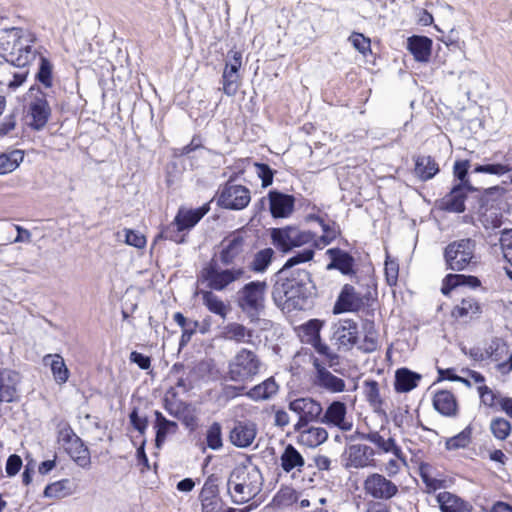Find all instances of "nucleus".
<instances>
[{"label":"nucleus","instance_id":"nucleus-1","mask_svg":"<svg viewBox=\"0 0 512 512\" xmlns=\"http://www.w3.org/2000/svg\"><path fill=\"white\" fill-rule=\"evenodd\" d=\"M36 38L34 34L22 27H10L0 30V57L6 62L26 67L38 55L34 47Z\"/></svg>","mask_w":512,"mask_h":512},{"label":"nucleus","instance_id":"nucleus-2","mask_svg":"<svg viewBox=\"0 0 512 512\" xmlns=\"http://www.w3.org/2000/svg\"><path fill=\"white\" fill-rule=\"evenodd\" d=\"M262 486V473L249 459L238 464L231 471L227 481V491L236 504L246 503L253 499L260 493Z\"/></svg>","mask_w":512,"mask_h":512},{"label":"nucleus","instance_id":"nucleus-3","mask_svg":"<svg viewBox=\"0 0 512 512\" xmlns=\"http://www.w3.org/2000/svg\"><path fill=\"white\" fill-rule=\"evenodd\" d=\"M262 361L252 350L241 348L230 359L227 367V378L235 383L251 382L260 372Z\"/></svg>","mask_w":512,"mask_h":512},{"label":"nucleus","instance_id":"nucleus-4","mask_svg":"<svg viewBox=\"0 0 512 512\" xmlns=\"http://www.w3.org/2000/svg\"><path fill=\"white\" fill-rule=\"evenodd\" d=\"M297 278H286L282 282L276 283L273 290V299L278 306L286 308L297 307L301 305L304 290L303 287L310 279L306 270H295Z\"/></svg>","mask_w":512,"mask_h":512},{"label":"nucleus","instance_id":"nucleus-5","mask_svg":"<svg viewBox=\"0 0 512 512\" xmlns=\"http://www.w3.org/2000/svg\"><path fill=\"white\" fill-rule=\"evenodd\" d=\"M476 243L470 238H464L449 243L443 252L446 268L452 271H463L477 263Z\"/></svg>","mask_w":512,"mask_h":512},{"label":"nucleus","instance_id":"nucleus-6","mask_svg":"<svg viewBox=\"0 0 512 512\" xmlns=\"http://www.w3.org/2000/svg\"><path fill=\"white\" fill-rule=\"evenodd\" d=\"M314 237L315 235L312 232L301 230L296 226L273 228L271 230L273 244L283 252L306 245L312 242Z\"/></svg>","mask_w":512,"mask_h":512},{"label":"nucleus","instance_id":"nucleus-7","mask_svg":"<svg viewBox=\"0 0 512 512\" xmlns=\"http://www.w3.org/2000/svg\"><path fill=\"white\" fill-rule=\"evenodd\" d=\"M246 271L242 267L221 269L213 264L203 268L201 277L207 282L210 289L223 291L231 284L245 277Z\"/></svg>","mask_w":512,"mask_h":512},{"label":"nucleus","instance_id":"nucleus-8","mask_svg":"<svg viewBox=\"0 0 512 512\" xmlns=\"http://www.w3.org/2000/svg\"><path fill=\"white\" fill-rule=\"evenodd\" d=\"M266 282L253 281L246 284L239 292L238 304L250 317L259 314L264 308Z\"/></svg>","mask_w":512,"mask_h":512},{"label":"nucleus","instance_id":"nucleus-9","mask_svg":"<svg viewBox=\"0 0 512 512\" xmlns=\"http://www.w3.org/2000/svg\"><path fill=\"white\" fill-rule=\"evenodd\" d=\"M481 360L495 364L496 370L507 374L512 370V353L503 339L495 338L484 348Z\"/></svg>","mask_w":512,"mask_h":512},{"label":"nucleus","instance_id":"nucleus-10","mask_svg":"<svg viewBox=\"0 0 512 512\" xmlns=\"http://www.w3.org/2000/svg\"><path fill=\"white\" fill-rule=\"evenodd\" d=\"M250 200L249 189L233 182H227L220 190L218 196V204L231 210H241L245 208Z\"/></svg>","mask_w":512,"mask_h":512},{"label":"nucleus","instance_id":"nucleus-11","mask_svg":"<svg viewBox=\"0 0 512 512\" xmlns=\"http://www.w3.org/2000/svg\"><path fill=\"white\" fill-rule=\"evenodd\" d=\"M366 495L380 500H389L397 495L398 486L380 473H372L363 482Z\"/></svg>","mask_w":512,"mask_h":512},{"label":"nucleus","instance_id":"nucleus-12","mask_svg":"<svg viewBox=\"0 0 512 512\" xmlns=\"http://www.w3.org/2000/svg\"><path fill=\"white\" fill-rule=\"evenodd\" d=\"M480 407L491 412H504L508 417L512 415V398L500 391L485 385L478 387Z\"/></svg>","mask_w":512,"mask_h":512},{"label":"nucleus","instance_id":"nucleus-13","mask_svg":"<svg viewBox=\"0 0 512 512\" xmlns=\"http://www.w3.org/2000/svg\"><path fill=\"white\" fill-rule=\"evenodd\" d=\"M338 350L349 351L358 341V325L351 319H341L333 326L331 338Z\"/></svg>","mask_w":512,"mask_h":512},{"label":"nucleus","instance_id":"nucleus-14","mask_svg":"<svg viewBox=\"0 0 512 512\" xmlns=\"http://www.w3.org/2000/svg\"><path fill=\"white\" fill-rule=\"evenodd\" d=\"M289 409L299 416L295 430H300L322 414V406L312 398H297L289 403Z\"/></svg>","mask_w":512,"mask_h":512},{"label":"nucleus","instance_id":"nucleus-15","mask_svg":"<svg viewBox=\"0 0 512 512\" xmlns=\"http://www.w3.org/2000/svg\"><path fill=\"white\" fill-rule=\"evenodd\" d=\"M376 452L367 445L363 444H353L350 445L344 454V466L346 468H366V467H374L375 466V456Z\"/></svg>","mask_w":512,"mask_h":512},{"label":"nucleus","instance_id":"nucleus-16","mask_svg":"<svg viewBox=\"0 0 512 512\" xmlns=\"http://www.w3.org/2000/svg\"><path fill=\"white\" fill-rule=\"evenodd\" d=\"M231 59L226 63L223 71V91L228 96L236 94L239 87V74L238 71L242 65V54L238 51H231Z\"/></svg>","mask_w":512,"mask_h":512},{"label":"nucleus","instance_id":"nucleus-17","mask_svg":"<svg viewBox=\"0 0 512 512\" xmlns=\"http://www.w3.org/2000/svg\"><path fill=\"white\" fill-rule=\"evenodd\" d=\"M482 305L473 295L462 297L452 308L451 317L455 320L467 323L480 317Z\"/></svg>","mask_w":512,"mask_h":512},{"label":"nucleus","instance_id":"nucleus-18","mask_svg":"<svg viewBox=\"0 0 512 512\" xmlns=\"http://www.w3.org/2000/svg\"><path fill=\"white\" fill-rule=\"evenodd\" d=\"M51 114L50 106L42 92H37V96L29 103L28 116L31 118L30 125L36 130L42 129Z\"/></svg>","mask_w":512,"mask_h":512},{"label":"nucleus","instance_id":"nucleus-19","mask_svg":"<svg viewBox=\"0 0 512 512\" xmlns=\"http://www.w3.org/2000/svg\"><path fill=\"white\" fill-rule=\"evenodd\" d=\"M321 422L345 432L350 431L353 427L352 421L347 418L346 405L340 401H334L328 406Z\"/></svg>","mask_w":512,"mask_h":512},{"label":"nucleus","instance_id":"nucleus-20","mask_svg":"<svg viewBox=\"0 0 512 512\" xmlns=\"http://www.w3.org/2000/svg\"><path fill=\"white\" fill-rule=\"evenodd\" d=\"M363 306V299L352 285L343 286L338 299L333 307L334 314L343 312H355Z\"/></svg>","mask_w":512,"mask_h":512},{"label":"nucleus","instance_id":"nucleus-21","mask_svg":"<svg viewBox=\"0 0 512 512\" xmlns=\"http://www.w3.org/2000/svg\"><path fill=\"white\" fill-rule=\"evenodd\" d=\"M222 249L219 258L223 264L229 265L237 260L244 251L245 238L239 233H233L221 243Z\"/></svg>","mask_w":512,"mask_h":512},{"label":"nucleus","instance_id":"nucleus-22","mask_svg":"<svg viewBox=\"0 0 512 512\" xmlns=\"http://www.w3.org/2000/svg\"><path fill=\"white\" fill-rule=\"evenodd\" d=\"M257 435V426L250 421L236 422L229 434L230 442L240 448L249 447Z\"/></svg>","mask_w":512,"mask_h":512},{"label":"nucleus","instance_id":"nucleus-23","mask_svg":"<svg viewBox=\"0 0 512 512\" xmlns=\"http://www.w3.org/2000/svg\"><path fill=\"white\" fill-rule=\"evenodd\" d=\"M269 209L274 218H288L294 210L293 196L272 190L268 193Z\"/></svg>","mask_w":512,"mask_h":512},{"label":"nucleus","instance_id":"nucleus-24","mask_svg":"<svg viewBox=\"0 0 512 512\" xmlns=\"http://www.w3.org/2000/svg\"><path fill=\"white\" fill-rule=\"evenodd\" d=\"M313 366L316 369V385L332 393H338L345 390V382L323 367L317 358L313 360Z\"/></svg>","mask_w":512,"mask_h":512},{"label":"nucleus","instance_id":"nucleus-25","mask_svg":"<svg viewBox=\"0 0 512 512\" xmlns=\"http://www.w3.org/2000/svg\"><path fill=\"white\" fill-rule=\"evenodd\" d=\"M207 211L208 209L205 207L195 210L180 208L171 226H175L178 231L191 229L200 221Z\"/></svg>","mask_w":512,"mask_h":512},{"label":"nucleus","instance_id":"nucleus-26","mask_svg":"<svg viewBox=\"0 0 512 512\" xmlns=\"http://www.w3.org/2000/svg\"><path fill=\"white\" fill-rule=\"evenodd\" d=\"M442 512H471L472 506L457 495L444 491L436 496Z\"/></svg>","mask_w":512,"mask_h":512},{"label":"nucleus","instance_id":"nucleus-27","mask_svg":"<svg viewBox=\"0 0 512 512\" xmlns=\"http://www.w3.org/2000/svg\"><path fill=\"white\" fill-rule=\"evenodd\" d=\"M326 254L331 259L327 269H337L346 275L354 273V258L347 252L338 248H332L328 249Z\"/></svg>","mask_w":512,"mask_h":512},{"label":"nucleus","instance_id":"nucleus-28","mask_svg":"<svg viewBox=\"0 0 512 512\" xmlns=\"http://www.w3.org/2000/svg\"><path fill=\"white\" fill-rule=\"evenodd\" d=\"M280 466L286 473L301 472L305 466V459L293 445L288 444L280 455Z\"/></svg>","mask_w":512,"mask_h":512},{"label":"nucleus","instance_id":"nucleus-29","mask_svg":"<svg viewBox=\"0 0 512 512\" xmlns=\"http://www.w3.org/2000/svg\"><path fill=\"white\" fill-rule=\"evenodd\" d=\"M407 48L416 61L428 62L431 55L432 40L425 36H412L407 40Z\"/></svg>","mask_w":512,"mask_h":512},{"label":"nucleus","instance_id":"nucleus-30","mask_svg":"<svg viewBox=\"0 0 512 512\" xmlns=\"http://www.w3.org/2000/svg\"><path fill=\"white\" fill-rule=\"evenodd\" d=\"M298 440L307 447H317L324 443L328 438V432L320 426H306L300 430Z\"/></svg>","mask_w":512,"mask_h":512},{"label":"nucleus","instance_id":"nucleus-31","mask_svg":"<svg viewBox=\"0 0 512 512\" xmlns=\"http://www.w3.org/2000/svg\"><path fill=\"white\" fill-rule=\"evenodd\" d=\"M66 451L69 453L71 458L80 466L87 467L90 464V453L89 450L84 446L83 442L79 437L73 435L68 438Z\"/></svg>","mask_w":512,"mask_h":512},{"label":"nucleus","instance_id":"nucleus-32","mask_svg":"<svg viewBox=\"0 0 512 512\" xmlns=\"http://www.w3.org/2000/svg\"><path fill=\"white\" fill-rule=\"evenodd\" d=\"M18 382V373L10 370L0 371V402L13 400Z\"/></svg>","mask_w":512,"mask_h":512},{"label":"nucleus","instance_id":"nucleus-33","mask_svg":"<svg viewBox=\"0 0 512 512\" xmlns=\"http://www.w3.org/2000/svg\"><path fill=\"white\" fill-rule=\"evenodd\" d=\"M363 337L358 338L357 347L364 353H372L378 349L379 339L378 332L373 322L366 321L363 323Z\"/></svg>","mask_w":512,"mask_h":512},{"label":"nucleus","instance_id":"nucleus-34","mask_svg":"<svg viewBox=\"0 0 512 512\" xmlns=\"http://www.w3.org/2000/svg\"><path fill=\"white\" fill-rule=\"evenodd\" d=\"M421 375L407 368H400L395 373V390L406 393L417 387Z\"/></svg>","mask_w":512,"mask_h":512},{"label":"nucleus","instance_id":"nucleus-35","mask_svg":"<svg viewBox=\"0 0 512 512\" xmlns=\"http://www.w3.org/2000/svg\"><path fill=\"white\" fill-rule=\"evenodd\" d=\"M221 337L226 340L235 341L236 343L252 342L253 331L239 323H229L223 327Z\"/></svg>","mask_w":512,"mask_h":512},{"label":"nucleus","instance_id":"nucleus-36","mask_svg":"<svg viewBox=\"0 0 512 512\" xmlns=\"http://www.w3.org/2000/svg\"><path fill=\"white\" fill-rule=\"evenodd\" d=\"M278 390V384L276 383L274 378L270 377L264 380L262 383L251 388L246 393V396L254 401H264L276 395Z\"/></svg>","mask_w":512,"mask_h":512},{"label":"nucleus","instance_id":"nucleus-37","mask_svg":"<svg viewBox=\"0 0 512 512\" xmlns=\"http://www.w3.org/2000/svg\"><path fill=\"white\" fill-rule=\"evenodd\" d=\"M433 406L444 416H453L457 411V402L454 395L446 390L435 393L433 397Z\"/></svg>","mask_w":512,"mask_h":512},{"label":"nucleus","instance_id":"nucleus-38","mask_svg":"<svg viewBox=\"0 0 512 512\" xmlns=\"http://www.w3.org/2000/svg\"><path fill=\"white\" fill-rule=\"evenodd\" d=\"M323 326V322L318 319H311L308 322L298 327V336L301 342L309 345L318 343L321 339L320 331Z\"/></svg>","mask_w":512,"mask_h":512},{"label":"nucleus","instance_id":"nucleus-39","mask_svg":"<svg viewBox=\"0 0 512 512\" xmlns=\"http://www.w3.org/2000/svg\"><path fill=\"white\" fill-rule=\"evenodd\" d=\"M465 190H472V188L464 185L455 186L444 200L445 208L451 212H463L465 210Z\"/></svg>","mask_w":512,"mask_h":512},{"label":"nucleus","instance_id":"nucleus-40","mask_svg":"<svg viewBox=\"0 0 512 512\" xmlns=\"http://www.w3.org/2000/svg\"><path fill=\"white\" fill-rule=\"evenodd\" d=\"M43 362L45 365H49L51 367L52 374L57 383L63 384L69 378V370L65 365L64 359L58 355H46L43 358Z\"/></svg>","mask_w":512,"mask_h":512},{"label":"nucleus","instance_id":"nucleus-41","mask_svg":"<svg viewBox=\"0 0 512 512\" xmlns=\"http://www.w3.org/2000/svg\"><path fill=\"white\" fill-rule=\"evenodd\" d=\"M388 454H390L391 457L382 463L381 470L388 477H394L402 470L404 466H406V458L401 447H398L397 450H393Z\"/></svg>","mask_w":512,"mask_h":512},{"label":"nucleus","instance_id":"nucleus-42","mask_svg":"<svg viewBox=\"0 0 512 512\" xmlns=\"http://www.w3.org/2000/svg\"><path fill=\"white\" fill-rule=\"evenodd\" d=\"M155 416L156 445L160 447L166 440L167 435L175 433L178 426L176 422L167 420L162 413L158 411L155 412Z\"/></svg>","mask_w":512,"mask_h":512},{"label":"nucleus","instance_id":"nucleus-43","mask_svg":"<svg viewBox=\"0 0 512 512\" xmlns=\"http://www.w3.org/2000/svg\"><path fill=\"white\" fill-rule=\"evenodd\" d=\"M24 160L22 150H12L0 154V175L8 174L16 170Z\"/></svg>","mask_w":512,"mask_h":512},{"label":"nucleus","instance_id":"nucleus-44","mask_svg":"<svg viewBox=\"0 0 512 512\" xmlns=\"http://www.w3.org/2000/svg\"><path fill=\"white\" fill-rule=\"evenodd\" d=\"M439 171L437 163L430 156H419L415 163V173L422 180L434 177Z\"/></svg>","mask_w":512,"mask_h":512},{"label":"nucleus","instance_id":"nucleus-45","mask_svg":"<svg viewBox=\"0 0 512 512\" xmlns=\"http://www.w3.org/2000/svg\"><path fill=\"white\" fill-rule=\"evenodd\" d=\"M363 439L373 443L379 450V453L388 454L399 447L394 438H384L379 432H369L362 436Z\"/></svg>","mask_w":512,"mask_h":512},{"label":"nucleus","instance_id":"nucleus-46","mask_svg":"<svg viewBox=\"0 0 512 512\" xmlns=\"http://www.w3.org/2000/svg\"><path fill=\"white\" fill-rule=\"evenodd\" d=\"M74 492L72 483L68 479H63L48 485L44 490V496L47 498L61 499L70 496Z\"/></svg>","mask_w":512,"mask_h":512},{"label":"nucleus","instance_id":"nucleus-47","mask_svg":"<svg viewBox=\"0 0 512 512\" xmlns=\"http://www.w3.org/2000/svg\"><path fill=\"white\" fill-rule=\"evenodd\" d=\"M199 294L202 295L203 303L210 312L222 318L226 317L229 309L217 295L211 291H200Z\"/></svg>","mask_w":512,"mask_h":512},{"label":"nucleus","instance_id":"nucleus-48","mask_svg":"<svg viewBox=\"0 0 512 512\" xmlns=\"http://www.w3.org/2000/svg\"><path fill=\"white\" fill-rule=\"evenodd\" d=\"M492 435L498 440H505L509 437L512 431V425L504 417H494L489 425Z\"/></svg>","mask_w":512,"mask_h":512},{"label":"nucleus","instance_id":"nucleus-49","mask_svg":"<svg viewBox=\"0 0 512 512\" xmlns=\"http://www.w3.org/2000/svg\"><path fill=\"white\" fill-rule=\"evenodd\" d=\"M466 376H452L449 375L448 378L453 381H458L463 383L467 387L475 386L476 390L478 391V387L485 386V377L474 370H467L465 372Z\"/></svg>","mask_w":512,"mask_h":512},{"label":"nucleus","instance_id":"nucleus-50","mask_svg":"<svg viewBox=\"0 0 512 512\" xmlns=\"http://www.w3.org/2000/svg\"><path fill=\"white\" fill-rule=\"evenodd\" d=\"M274 256V251L271 248H265L256 253L251 268L256 272H263L269 266Z\"/></svg>","mask_w":512,"mask_h":512},{"label":"nucleus","instance_id":"nucleus-51","mask_svg":"<svg viewBox=\"0 0 512 512\" xmlns=\"http://www.w3.org/2000/svg\"><path fill=\"white\" fill-rule=\"evenodd\" d=\"M364 394L367 401L375 409H378L381 406L382 399L380 396L379 385L376 381H366L364 383Z\"/></svg>","mask_w":512,"mask_h":512},{"label":"nucleus","instance_id":"nucleus-52","mask_svg":"<svg viewBox=\"0 0 512 512\" xmlns=\"http://www.w3.org/2000/svg\"><path fill=\"white\" fill-rule=\"evenodd\" d=\"M430 466L425 464L420 466V476L426 485L427 491H436L444 487V481L431 475Z\"/></svg>","mask_w":512,"mask_h":512},{"label":"nucleus","instance_id":"nucleus-53","mask_svg":"<svg viewBox=\"0 0 512 512\" xmlns=\"http://www.w3.org/2000/svg\"><path fill=\"white\" fill-rule=\"evenodd\" d=\"M207 445L212 450H218L222 447V431L221 425L214 422L207 430L206 433Z\"/></svg>","mask_w":512,"mask_h":512},{"label":"nucleus","instance_id":"nucleus-54","mask_svg":"<svg viewBox=\"0 0 512 512\" xmlns=\"http://www.w3.org/2000/svg\"><path fill=\"white\" fill-rule=\"evenodd\" d=\"M512 171V167L509 164L504 163H494V164H485V165H477L474 168L475 173H485L496 176H503Z\"/></svg>","mask_w":512,"mask_h":512},{"label":"nucleus","instance_id":"nucleus-55","mask_svg":"<svg viewBox=\"0 0 512 512\" xmlns=\"http://www.w3.org/2000/svg\"><path fill=\"white\" fill-rule=\"evenodd\" d=\"M320 222L323 230V235L319 237L318 239L313 240L315 247L317 248H323L327 245H329L338 235L339 231L335 226H329L322 222V220L318 219Z\"/></svg>","mask_w":512,"mask_h":512},{"label":"nucleus","instance_id":"nucleus-56","mask_svg":"<svg viewBox=\"0 0 512 512\" xmlns=\"http://www.w3.org/2000/svg\"><path fill=\"white\" fill-rule=\"evenodd\" d=\"M39 82L46 87L52 85V64L48 59L43 56H39V70L36 75Z\"/></svg>","mask_w":512,"mask_h":512},{"label":"nucleus","instance_id":"nucleus-57","mask_svg":"<svg viewBox=\"0 0 512 512\" xmlns=\"http://www.w3.org/2000/svg\"><path fill=\"white\" fill-rule=\"evenodd\" d=\"M314 256V251L311 249H305L302 252L298 253L297 255L289 258L286 263L284 264L283 268L281 269V274H288L289 270L300 263H305L310 260H312Z\"/></svg>","mask_w":512,"mask_h":512},{"label":"nucleus","instance_id":"nucleus-58","mask_svg":"<svg viewBox=\"0 0 512 512\" xmlns=\"http://www.w3.org/2000/svg\"><path fill=\"white\" fill-rule=\"evenodd\" d=\"M499 242L504 258L512 265V229L503 230Z\"/></svg>","mask_w":512,"mask_h":512},{"label":"nucleus","instance_id":"nucleus-59","mask_svg":"<svg viewBox=\"0 0 512 512\" xmlns=\"http://www.w3.org/2000/svg\"><path fill=\"white\" fill-rule=\"evenodd\" d=\"M470 443V432L462 431L459 434L447 439L446 448L448 450H456L459 448H464Z\"/></svg>","mask_w":512,"mask_h":512},{"label":"nucleus","instance_id":"nucleus-60","mask_svg":"<svg viewBox=\"0 0 512 512\" xmlns=\"http://www.w3.org/2000/svg\"><path fill=\"white\" fill-rule=\"evenodd\" d=\"M462 280L463 274H447L442 280L441 292L449 295L453 289L462 286Z\"/></svg>","mask_w":512,"mask_h":512},{"label":"nucleus","instance_id":"nucleus-61","mask_svg":"<svg viewBox=\"0 0 512 512\" xmlns=\"http://www.w3.org/2000/svg\"><path fill=\"white\" fill-rule=\"evenodd\" d=\"M384 271L387 283L390 286L396 285L398 280L399 264L395 260L387 256Z\"/></svg>","mask_w":512,"mask_h":512},{"label":"nucleus","instance_id":"nucleus-62","mask_svg":"<svg viewBox=\"0 0 512 512\" xmlns=\"http://www.w3.org/2000/svg\"><path fill=\"white\" fill-rule=\"evenodd\" d=\"M125 243L138 249H142L146 246L145 236L137 231L131 229H124Z\"/></svg>","mask_w":512,"mask_h":512},{"label":"nucleus","instance_id":"nucleus-63","mask_svg":"<svg viewBox=\"0 0 512 512\" xmlns=\"http://www.w3.org/2000/svg\"><path fill=\"white\" fill-rule=\"evenodd\" d=\"M349 41L351 42L353 47L363 55L370 51V39L365 37L361 33H352V35L349 37Z\"/></svg>","mask_w":512,"mask_h":512},{"label":"nucleus","instance_id":"nucleus-64","mask_svg":"<svg viewBox=\"0 0 512 512\" xmlns=\"http://www.w3.org/2000/svg\"><path fill=\"white\" fill-rule=\"evenodd\" d=\"M200 499H201L202 503L204 501H213V500L220 499L218 497L217 485L214 484L211 479H208L205 482V484L201 490V493H200Z\"/></svg>","mask_w":512,"mask_h":512}]
</instances>
